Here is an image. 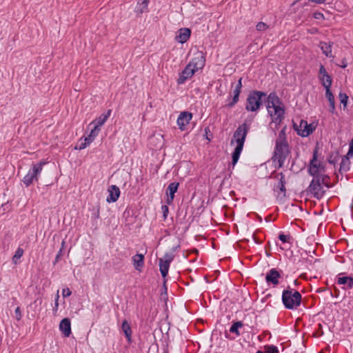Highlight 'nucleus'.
I'll return each instance as SVG.
<instances>
[{"instance_id":"obj_1","label":"nucleus","mask_w":353,"mask_h":353,"mask_svg":"<svg viewBox=\"0 0 353 353\" xmlns=\"http://www.w3.org/2000/svg\"><path fill=\"white\" fill-rule=\"evenodd\" d=\"M252 120L248 121L246 119L243 123L240 125L235 130L233 134V139L231 140V144H233L234 141L236 145L232 154V165L234 168L237 163L240 155L242 152L246 136L250 128Z\"/></svg>"},{"instance_id":"obj_2","label":"nucleus","mask_w":353,"mask_h":353,"mask_svg":"<svg viewBox=\"0 0 353 353\" xmlns=\"http://www.w3.org/2000/svg\"><path fill=\"white\" fill-rule=\"evenodd\" d=\"M291 153V150L288 143L275 141L273 155L272 157V161L275 163L276 168H281Z\"/></svg>"},{"instance_id":"obj_3","label":"nucleus","mask_w":353,"mask_h":353,"mask_svg":"<svg viewBox=\"0 0 353 353\" xmlns=\"http://www.w3.org/2000/svg\"><path fill=\"white\" fill-rule=\"evenodd\" d=\"M281 299L286 309L294 310L301 305L302 296L299 292L288 286L283 291Z\"/></svg>"},{"instance_id":"obj_4","label":"nucleus","mask_w":353,"mask_h":353,"mask_svg":"<svg viewBox=\"0 0 353 353\" xmlns=\"http://www.w3.org/2000/svg\"><path fill=\"white\" fill-rule=\"evenodd\" d=\"M266 95L263 91H250L246 99L245 110L248 112H256L259 110L263 105L262 98Z\"/></svg>"},{"instance_id":"obj_5","label":"nucleus","mask_w":353,"mask_h":353,"mask_svg":"<svg viewBox=\"0 0 353 353\" xmlns=\"http://www.w3.org/2000/svg\"><path fill=\"white\" fill-rule=\"evenodd\" d=\"M309 174L313 177L306 191L307 193L312 194V196L320 200L323 198L325 191L323 190L321 183L320 182L319 176H316V172L312 170L310 168L309 170Z\"/></svg>"},{"instance_id":"obj_6","label":"nucleus","mask_w":353,"mask_h":353,"mask_svg":"<svg viewBox=\"0 0 353 353\" xmlns=\"http://www.w3.org/2000/svg\"><path fill=\"white\" fill-rule=\"evenodd\" d=\"M272 174H274V178L279 180L278 183L274 185V190L278 191V194L276 196L277 199L283 201L284 198L286 196V188H285V184L286 181L285 178V175L283 172H276L274 171Z\"/></svg>"},{"instance_id":"obj_7","label":"nucleus","mask_w":353,"mask_h":353,"mask_svg":"<svg viewBox=\"0 0 353 353\" xmlns=\"http://www.w3.org/2000/svg\"><path fill=\"white\" fill-rule=\"evenodd\" d=\"M316 127L313 123H307L305 120L301 119L299 125L293 122V129L296 132L297 134L301 137H307L311 134L314 130Z\"/></svg>"},{"instance_id":"obj_8","label":"nucleus","mask_w":353,"mask_h":353,"mask_svg":"<svg viewBox=\"0 0 353 353\" xmlns=\"http://www.w3.org/2000/svg\"><path fill=\"white\" fill-rule=\"evenodd\" d=\"M272 108L274 109V112L269 109V110H268V113L271 117L272 122L275 123L276 128H277L285 118V110L283 105L282 106H276Z\"/></svg>"},{"instance_id":"obj_9","label":"nucleus","mask_w":353,"mask_h":353,"mask_svg":"<svg viewBox=\"0 0 353 353\" xmlns=\"http://www.w3.org/2000/svg\"><path fill=\"white\" fill-rule=\"evenodd\" d=\"M319 143H317L312 153V158L310 160L308 167H307V173L309 174V170L311 168L312 170L316 172V176L321 174L319 172L321 170L324 169V166L322 163H318V154H319Z\"/></svg>"},{"instance_id":"obj_10","label":"nucleus","mask_w":353,"mask_h":353,"mask_svg":"<svg viewBox=\"0 0 353 353\" xmlns=\"http://www.w3.org/2000/svg\"><path fill=\"white\" fill-rule=\"evenodd\" d=\"M318 77L325 91H327V88L331 90L332 78L331 75L327 73L325 68L323 64L320 65Z\"/></svg>"},{"instance_id":"obj_11","label":"nucleus","mask_w":353,"mask_h":353,"mask_svg":"<svg viewBox=\"0 0 353 353\" xmlns=\"http://www.w3.org/2000/svg\"><path fill=\"white\" fill-rule=\"evenodd\" d=\"M205 63V53L203 51L197 50L194 53V57L192 59V60L190 61L188 64L190 65L196 71H198L199 70H201L204 67Z\"/></svg>"},{"instance_id":"obj_12","label":"nucleus","mask_w":353,"mask_h":353,"mask_svg":"<svg viewBox=\"0 0 353 353\" xmlns=\"http://www.w3.org/2000/svg\"><path fill=\"white\" fill-rule=\"evenodd\" d=\"M282 271L279 272L276 268L270 269L266 274L265 281L268 285L276 286L279 284V279H281Z\"/></svg>"},{"instance_id":"obj_13","label":"nucleus","mask_w":353,"mask_h":353,"mask_svg":"<svg viewBox=\"0 0 353 353\" xmlns=\"http://www.w3.org/2000/svg\"><path fill=\"white\" fill-rule=\"evenodd\" d=\"M196 70L193 68L190 65L188 64L185 68L179 73V77L177 79L179 85L184 83L188 79H190L195 74Z\"/></svg>"},{"instance_id":"obj_14","label":"nucleus","mask_w":353,"mask_h":353,"mask_svg":"<svg viewBox=\"0 0 353 353\" xmlns=\"http://www.w3.org/2000/svg\"><path fill=\"white\" fill-rule=\"evenodd\" d=\"M192 119V114L188 111H184L180 113L177 118L176 123L179 128L183 131L185 130L186 125L190 123Z\"/></svg>"},{"instance_id":"obj_15","label":"nucleus","mask_w":353,"mask_h":353,"mask_svg":"<svg viewBox=\"0 0 353 353\" xmlns=\"http://www.w3.org/2000/svg\"><path fill=\"white\" fill-rule=\"evenodd\" d=\"M267 103L268 104L266 105V108L268 110H269L270 108L283 105L281 99L278 97L275 92H272L270 93L267 97Z\"/></svg>"},{"instance_id":"obj_16","label":"nucleus","mask_w":353,"mask_h":353,"mask_svg":"<svg viewBox=\"0 0 353 353\" xmlns=\"http://www.w3.org/2000/svg\"><path fill=\"white\" fill-rule=\"evenodd\" d=\"M179 186V182L170 183L166 190V194L168 195L167 203L170 204L173 202L174 198V194L177 192Z\"/></svg>"},{"instance_id":"obj_17","label":"nucleus","mask_w":353,"mask_h":353,"mask_svg":"<svg viewBox=\"0 0 353 353\" xmlns=\"http://www.w3.org/2000/svg\"><path fill=\"white\" fill-rule=\"evenodd\" d=\"M108 196H107L106 201L108 203L116 202L120 196V190L115 185H112L108 189Z\"/></svg>"},{"instance_id":"obj_18","label":"nucleus","mask_w":353,"mask_h":353,"mask_svg":"<svg viewBox=\"0 0 353 353\" xmlns=\"http://www.w3.org/2000/svg\"><path fill=\"white\" fill-rule=\"evenodd\" d=\"M191 35V30L188 28H180L176 36V39L181 43H185Z\"/></svg>"},{"instance_id":"obj_19","label":"nucleus","mask_w":353,"mask_h":353,"mask_svg":"<svg viewBox=\"0 0 353 353\" xmlns=\"http://www.w3.org/2000/svg\"><path fill=\"white\" fill-rule=\"evenodd\" d=\"M59 329L65 337L71 334V323L68 318L63 319L59 323Z\"/></svg>"},{"instance_id":"obj_20","label":"nucleus","mask_w":353,"mask_h":353,"mask_svg":"<svg viewBox=\"0 0 353 353\" xmlns=\"http://www.w3.org/2000/svg\"><path fill=\"white\" fill-rule=\"evenodd\" d=\"M132 259L134 269L141 272L144 266V254H136L132 256Z\"/></svg>"},{"instance_id":"obj_21","label":"nucleus","mask_w":353,"mask_h":353,"mask_svg":"<svg viewBox=\"0 0 353 353\" xmlns=\"http://www.w3.org/2000/svg\"><path fill=\"white\" fill-rule=\"evenodd\" d=\"M149 2L150 0H138L137 4L134 9V12L137 15H140L143 12H148Z\"/></svg>"},{"instance_id":"obj_22","label":"nucleus","mask_w":353,"mask_h":353,"mask_svg":"<svg viewBox=\"0 0 353 353\" xmlns=\"http://www.w3.org/2000/svg\"><path fill=\"white\" fill-rule=\"evenodd\" d=\"M121 330L128 343L132 342V329L130 323L126 319L123 320L121 325Z\"/></svg>"},{"instance_id":"obj_23","label":"nucleus","mask_w":353,"mask_h":353,"mask_svg":"<svg viewBox=\"0 0 353 353\" xmlns=\"http://www.w3.org/2000/svg\"><path fill=\"white\" fill-rule=\"evenodd\" d=\"M325 98L327 99L330 105V109L329 111L332 114H335L336 112V108H335V102H334V97L332 94L331 90L327 89V91H325Z\"/></svg>"},{"instance_id":"obj_24","label":"nucleus","mask_w":353,"mask_h":353,"mask_svg":"<svg viewBox=\"0 0 353 353\" xmlns=\"http://www.w3.org/2000/svg\"><path fill=\"white\" fill-rule=\"evenodd\" d=\"M332 43H326L324 41H321L319 46L323 52V53L327 57H333L332 54Z\"/></svg>"},{"instance_id":"obj_25","label":"nucleus","mask_w":353,"mask_h":353,"mask_svg":"<svg viewBox=\"0 0 353 353\" xmlns=\"http://www.w3.org/2000/svg\"><path fill=\"white\" fill-rule=\"evenodd\" d=\"M159 263L161 276L163 278H165L168 274L170 263L165 261L163 259H159Z\"/></svg>"},{"instance_id":"obj_26","label":"nucleus","mask_w":353,"mask_h":353,"mask_svg":"<svg viewBox=\"0 0 353 353\" xmlns=\"http://www.w3.org/2000/svg\"><path fill=\"white\" fill-rule=\"evenodd\" d=\"M243 323L242 321H234L230 327V332L234 334L236 336H239L241 335L239 329L243 327Z\"/></svg>"},{"instance_id":"obj_27","label":"nucleus","mask_w":353,"mask_h":353,"mask_svg":"<svg viewBox=\"0 0 353 353\" xmlns=\"http://www.w3.org/2000/svg\"><path fill=\"white\" fill-rule=\"evenodd\" d=\"M46 163L43 161H40L38 163L33 164L32 169L30 171L33 174L34 176L38 179V175L41 172L43 166Z\"/></svg>"},{"instance_id":"obj_28","label":"nucleus","mask_w":353,"mask_h":353,"mask_svg":"<svg viewBox=\"0 0 353 353\" xmlns=\"http://www.w3.org/2000/svg\"><path fill=\"white\" fill-rule=\"evenodd\" d=\"M101 128H98V127H94L93 129L91 130L90 134L88 137H85V141L91 143L94 141L95 138L98 136Z\"/></svg>"},{"instance_id":"obj_29","label":"nucleus","mask_w":353,"mask_h":353,"mask_svg":"<svg viewBox=\"0 0 353 353\" xmlns=\"http://www.w3.org/2000/svg\"><path fill=\"white\" fill-rule=\"evenodd\" d=\"M37 181L38 179L34 176L33 174L29 170L28 172L25 175L22 181L26 187L30 186L34 181Z\"/></svg>"},{"instance_id":"obj_30","label":"nucleus","mask_w":353,"mask_h":353,"mask_svg":"<svg viewBox=\"0 0 353 353\" xmlns=\"http://www.w3.org/2000/svg\"><path fill=\"white\" fill-rule=\"evenodd\" d=\"M350 161L347 157H342L341 162L340 163L339 172H347L350 170Z\"/></svg>"},{"instance_id":"obj_31","label":"nucleus","mask_w":353,"mask_h":353,"mask_svg":"<svg viewBox=\"0 0 353 353\" xmlns=\"http://www.w3.org/2000/svg\"><path fill=\"white\" fill-rule=\"evenodd\" d=\"M286 130L287 125H285L282 128L281 130L279 132V137L276 139V141L288 143L287 140Z\"/></svg>"},{"instance_id":"obj_32","label":"nucleus","mask_w":353,"mask_h":353,"mask_svg":"<svg viewBox=\"0 0 353 353\" xmlns=\"http://www.w3.org/2000/svg\"><path fill=\"white\" fill-rule=\"evenodd\" d=\"M106 121L107 119L105 117L101 114L99 117L92 121L89 125L94 124V127H98V128H100V127L102 126Z\"/></svg>"},{"instance_id":"obj_33","label":"nucleus","mask_w":353,"mask_h":353,"mask_svg":"<svg viewBox=\"0 0 353 353\" xmlns=\"http://www.w3.org/2000/svg\"><path fill=\"white\" fill-rule=\"evenodd\" d=\"M339 158V152L337 150H336V151L332 152L330 154V155L327 158V161L330 164L335 165L336 163V162L338 161Z\"/></svg>"},{"instance_id":"obj_34","label":"nucleus","mask_w":353,"mask_h":353,"mask_svg":"<svg viewBox=\"0 0 353 353\" xmlns=\"http://www.w3.org/2000/svg\"><path fill=\"white\" fill-rule=\"evenodd\" d=\"M320 182L321 183V185L323 187L325 186L327 188H330L332 187V185L330 183L328 182V180L330 179V176L327 174H321L319 175Z\"/></svg>"},{"instance_id":"obj_35","label":"nucleus","mask_w":353,"mask_h":353,"mask_svg":"<svg viewBox=\"0 0 353 353\" xmlns=\"http://www.w3.org/2000/svg\"><path fill=\"white\" fill-rule=\"evenodd\" d=\"M23 254V250L21 248H18L15 252L14 255L12 257V262L14 264L18 263V261Z\"/></svg>"},{"instance_id":"obj_36","label":"nucleus","mask_w":353,"mask_h":353,"mask_svg":"<svg viewBox=\"0 0 353 353\" xmlns=\"http://www.w3.org/2000/svg\"><path fill=\"white\" fill-rule=\"evenodd\" d=\"M339 98L341 103L343 105L344 108L347 106L348 101V96L344 92H340L339 94Z\"/></svg>"},{"instance_id":"obj_37","label":"nucleus","mask_w":353,"mask_h":353,"mask_svg":"<svg viewBox=\"0 0 353 353\" xmlns=\"http://www.w3.org/2000/svg\"><path fill=\"white\" fill-rule=\"evenodd\" d=\"M239 101V95H233L231 101H230L228 103H227L225 105V107L228 108H232L238 103Z\"/></svg>"},{"instance_id":"obj_38","label":"nucleus","mask_w":353,"mask_h":353,"mask_svg":"<svg viewBox=\"0 0 353 353\" xmlns=\"http://www.w3.org/2000/svg\"><path fill=\"white\" fill-rule=\"evenodd\" d=\"M265 353H279V350L276 346L270 345L264 347Z\"/></svg>"},{"instance_id":"obj_39","label":"nucleus","mask_w":353,"mask_h":353,"mask_svg":"<svg viewBox=\"0 0 353 353\" xmlns=\"http://www.w3.org/2000/svg\"><path fill=\"white\" fill-rule=\"evenodd\" d=\"M279 239L283 243H289L290 239H292L290 234H285L283 233H280L279 234Z\"/></svg>"},{"instance_id":"obj_40","label":"nucleus","mask_w":353,"mask_h":353,"mask_svg":"<svg viewBox=\"0 0 353 353\" xmlns=\"http://www.w3.org/2000/svg\"><path fill=\"white\" fill-rule=\"evenodd\" d=\"M174 255L173 254L172 252H166L164 254L163 258H162V259H163V260H165V261L171 263L174 260Z\"/></svg>"},{"instance_id":"obj_41","label":"nucleus","mask_w":353,"mask_h":353,"mask_svg":"<svg viewBox=\"0 0 353 353\" xmlns=\"http://www.w3.org/2000/svg\"><path fill=\"white\" fill-rule=\"evenodd\" d=\"M90 144V143L88 141H85V139H84L83 141L80 143L78 145L75 146L74 149L81 150L87 148Z\"/></svg>"},{"instance_id":"obj_42","label":"nucleus","mask_w":353,"mask_h":353,"mask_svg":"<svg viewBox=\"0 0 353 353\" xmlns=\"http://www.w3.org/2000/svg\"><path fill=\"white\" fill-rule=\"evenodd\" d=\"M64 254V250L62 249H59L58 253L57 254L54 261H53V265H56L61 259V256Z\"/></svg>"},{"instance_id":"obj_43","label":"nucleus","mask_w":353,"mask_h":353,"mask_svg":"<svg viewBox=\"0 0 353 353\" xmlns=\"http://www.w3.org/2000/svg\"><path fill=\"white\" fill-rule=\"evenodd\" d=\"M268 27V25L263 22H259L256 26V28L258 31L265 30Z\"/></svg>"},{"instance_id":"obj_44","label":"nucleus","mask_w":353,"mask_h":353,"mask_svg":"<svg viewBox=\"0 0 353 353\" xmlns=\"http://www.w3.org/2000/svg\"><path fill=\"white\" fill-rule=\"evenodd\" d=\"M349 276H339L337 279V283L339 285H347Z\"/></svg>"},{"instance_id":"obj_45","label":"nucleus","mask_w":353,"mask_h":353,"mask_svg":"<svg viewBox=\"0 0 353 353\" xmlns=\"http://www.w3.org/2000/svg\"><path fill=\"white\" fill-rule=\"evenodd\" d=\"M14 317L17 321H20L22 318V314L20 307H17L14 310Z\"/></svg>"},{"instance_id":"obj_46","label":"nucleus","mask_w":353,"mask_h":353,"mask_svg":"<svg viewBox=\"0 0 353 353\" xmlns=\"http://www.w3.org/2000/svg\"><path fill=\"white\" fill-rule=\"evenodd\" d=\"M59 291H57V293L56 296H55V300H54V306L53 307V312H57V311L58 310V307H59Z\"/></svg>"},{"instance_id":"obj_47","label":"nucleus","mask_w":353,"mask_h":353,"mask_svg":"<svg viewBox=\"0 0 353 353\" xmlns=\"http://www.w3.org/2000/svg\"><path fill=\"white\" fill-rule=\"evenodd\" d=\"M71 294L72 292L68 288H64L62 290V295L63 297H68L71 295Z\"/></svg>"},{"instance_id":"obj_48","label":"nucleus","mask_w":353,"mask_h":353,"mask_svg":"<svg viewBox=\"0 0 353 353\" xmlns=\"http://www.w3.org/2000/svg\"><path fill=\"white\" fill-rule=\"evenodd\" d=\"M161 209H162V211H163V218H164V219H165L167 218V216H168V212H169L168 207L167 205H162Z\"/></svg>"},{"instance_id":"obj_49","label":"nucleus","mask_w":353,"mask_h":353,"mask_svg":"<svg viewBox=\"0 0 353 353\" xmlns=\"http://www.w3.org/2000/svg\"><path fill=\"white\" fill-rule=\"evenodd\" d=\"M313 17L316 19H324V15L320 12H315L313 13Z\"/></svg>"},{"instance_id":"obj_50","label":"nucleus","mask_w":353,"mask_h":353,"mask_svg":"<svg viewBox=\"0 0 353 353\" xmlns=\"http://www.w3.org/2000/svg\"><path fill=\"white\" fill-rule=\"evenodd\" d=\"M347 289L353 288V277L349 276V279L347 283Z\"/></svg>"},{"instance_id":"obj_51","label":"nucleus","mask_w":353,"mask_h":353,"mask_svg":"<svg viewBox=\"0 0 353 353\" xmlns=\"http://www.w3.org/2000/svg\"><path fill=\"white\" fill-rule=\"evenodd\" d=\"M339 67L342 68H345L347 65V59L345 58H343L341 61V63L340 64H337Z\"/></svg>"},{"instance_id":"obj_52","label":"nucleus","mask_w":353,"mask_h":353,"mask_svg":"<svg viewBox=\"0 0 353 353\" xmlns=\"http://www.w3.org/2000/svg\"><path fill=\"white\" fill-rule=\"evenodd\" d=\"M353 157V149L351 148H349L348 152L345 156L343 157H347L349 160L350 157Z\"/></svg>"},{"instance_id":"obj_53","label":"nucleus","mask_w":353,"mask_h":353,"mask_svg":"<svg viewBox=\"0 0 353 353\" xmlns=\"http://www.w3.org/2000/svg\"><path fill=\"white\" fill-rule=\"evenodd\" d=\"M317 332H318L319 336H323L324 334V332L323 331V326L321 323H319L318 325Z\"/></svg>"},{"instance_id":"obj_54","label":"nucleus","mask_w":353,"mask_h":353,"mask_svg":"<svg viewBox=\"0 0 353 353\" xmlns=\"http://www.w3.org/2000/svg\"><path fill=\"white\" fill-rule=\"evenodd\" d=\"M242 80H243V78L240 77L239 79L238 80V82H237L235 88L242 90V87H243Z\"/></svg>"},{"instance_id":"obj_55","label":"nucleus","mask_w":353,"mask_h":353,"mask_svg":"<svg viewBox=\"0 0 353 353\" xmlns=\"http://www.w3.org/2000/svg\"><path fill=\"white\" fill-rule=\"evenodd\" d=\"M111 113H112V110L109 109V110H108L106 111V112H105V113L102 114V115H103V116L105 117V118L106 119H108L110 117V116L111 115Z\"/></svg>"},{"instance_id":"obj_56","label":"nucleus","mask_w":353,"mask_h":353,"mask_svg":"<svg viewBox=\"0 0 353 353\" xmlns=\"http://www.w3.org/2000/svg\"><path fill=\"white\" fill-rule=\"evenodd\" d=\"M241 92V90L234 88V90H233V95L240 96Z\"/></svg>"},{"instance_id":"obj_57","label":"nucleus","mask_w":353,"mask_h":353,"mask_svg":"<svg viewBox=\"0 0 353 353\" xmlns=\"http://www.w3.org/2000/svg\"><path fill=\"white\" fill-rule=\"evenodd\" d=\"M225 337L230 340H234L235 339V337L231 336L227 331L225 332Z\"/></svg>"},{"instance_id":"obj_58","label":"nucleus","mask_w":353,"mask_h":353,"mask_svg":"<svg viewBox=\"0 0 353 353\" xmlns=\"http://www.w3.org/2000/svg\"><path fill=\"white\" fill-rule=\"evenodd\" d=\"M308 1L313 2V3L321 4V3H324L326 0H308Z\"/></svg>"},{"instance_id":"obj_59","label":"nucleus","mask_w":353,"mask_h":353,"mask_svg":"<svg viewBox=\"0 0 353 353\" xmlns=\"http://www.w3.org/2000/svg\"><path fill=\"white\" fill-rule=\"evenodd\" d=\"M252 238L254 239V241H255L256 243L257 244H261L262 243V241L261 240H259L256 236V235L253 234L252 235Z\"/></svg>"},{"instance_id":"obj_60","label":"nucleus","mask_w":353,"mask_h":353,"mask_svg":"<svg viewBox=\"0 0 353 353\" xmlns=\"http://www.w3.org/2000/svg\"><path fill=\"white\" fill-rule=\"evenodd\" d=\"M65 248V239H63L61 242V246L60 249H62L63 250H64Z\"/></svg>"},{"instance_id":"obj_61","label":"nucleus","mask_w":353,"mask_h":353,"mask_svg":"<svg viewBox=\"0 0 353 353\" xmlns=\"http://www.w3.org/2000/svg\"><path fill=\"white\" fill-rule=\"evenodd\" d=\"M179 247H180V245H178L175 246V247L172 248V249H171L172 252L173 253V252H176V250Z\"/></svg>"},{"instance_id":"obj_62","label":"nucleus","mask_w":353,"mask_h":353,"mask_svg":"<svg viewBox=\"0 0 353 353\" xmlns=\"http://www.w3.org/2000/svg\"><path fill=\"white\" fill-rule=\"evenodd\" d=\"M94 215L95 218H99V208H98L96 213H94Z\"/></svg>"},{"instance_id":"obj_63","label":"nucleus","mask_w":353,"mask_h":353,"mask_svg":"<svg viewBox=\"0 0 353 353\" xmlns=\"http://www.w3.org/2000/svg\"><path fill=\"white\" fill-rule=\"evenodd\" d=\"M256 353H265V352H263V351H261V350H258V351L256 352Z\"/></svg>"},{"instance_id":"obj_64","label":"nucleus","mask_w":353,"mask_h":353,"mask_svg":"<svg viewBox=\"0 0 353 353\" xmlns=\"http://www.w3.org/2000/svg\"><path fill=\"white\" fill-rule=\"evenodd\" d=\"M163 353H169L168 350H165Z\"/></svg>"}]
</instances>
